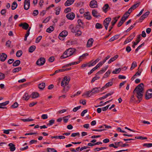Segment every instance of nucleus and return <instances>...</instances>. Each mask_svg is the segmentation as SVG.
<instances>
[{"mask_svg":"<svg viewBox=\"0 0 152 152\" xmlns=\"http://www.w3.org/2000/svg\"><path fill=\"white\" fill-rule=\"evenodd\" d=\"M144 86L143 83H140L135 88L133 91V94L136 93V96L138 100L137 103H139L142 100L143 96Z\"/></svg>","mask_w":152,"mask_h":152,"instance_id":"obj_1","label":"nucleus"},{"mask_svg":"<svg viewBox=\"0 0 152 152\" xmlns=\"http://www.w3.org/2000/svg\"><path fill=\"white\" fill-rule=\"evenodd\" d=\"M70 80L69 77L65 76L63 80L61 81V85L62 86H64V85L66 86L68 84Z\"/></svg>","mask_w":152,"mask_h":152,"instance_id":"obj_2","label":"nucleus"},{"mask_svg":"<svg viewBox=\"0 0 152 152\" xmlns=\"http://www.w3.org/2000/svg\"><path fill=\"white\" fill-rule=\"evenodd\" d=\"M111 20V18L110 17H108L106 18L103 21V24L106 30H107L108 27Z\"/></svg>","mask_w":152,"mask_h":152,"instance_id":"obj_3","label":"nucleus"},{"mask_svg":"<svg viewBox=\"0 0 152 152\" xmlns=\"http://www.w3.org/2000/svg\"><path fill=\"white\" fill-rule=\"evenodd\" d=\"M75 49L74 48H70L66 50L64 52V54H67L69 57L73 55L75 52Z\"/></svg>","mask_w":152,"mask_h":152,"instance_id":"obj_4","label":"nucleus"},{"mask_svg":"<svg viewBox=\"0 0 152 152\" xmlns=\"http://www.w3.org/2000/svg\"><path fill=\"white\" fill-rule=\"evenodd\" d=\"M45 62V59L43 57H41L37 60L36 64L37 65L41 66L43 65Z\"/></svg>","mask_w":152,"mask_h":152,"instance_id":"obj_5","label":"nucleus"},{"mask_svg":"<svg viewBox=\"0 0 152 152\" xmlns=\"http://www.w3.org/2000/svg\"><path fill=\"white\" fill-rule=\"evenodd\" d=\"M152 97V89L148 90L146 93L145 95V99H149Z\"/></svg>","mask_w":152,"mask_h":152,"instance_id":"obj_6","label":"nucleus"},{"mask_svg":"<svg viewBox=\"0 0 152 152\" xmlns=\"http://www.w3.org/2000/svg\"><path fill=\"white\" fill-rule=\"evenodd\" d=\"M129 16V15H128V16H123L121 18V20L118 23L117 26L119 27H120L123 24L124 22L128 18Z\"/></svg>","mask_w":152,"mask_h":152,"instance_id":"obj_7","label":"nucleus"},{"mask_svg":"<svg viewBox=\"0 0 152 152\" xmlns=\"http://www.w3.org/2000/svg\"><path fill=\"white\" fill-rule=\"evenodd\" d=\"M68 35V32L65 31H63L59 35V38L61 40H63V37H66Z\"/></svg>","mask_w":152,"mask_h":152,"instance_id":"obj_8","label":"nucleus"},{"mask_svg":"<svg viewBox=\"0 0 152 152\" xmlns=\"http://www.w3.org/2000/svg\"><path fill=\"white\" fill-rule=\"evenodd\" d=\"M91 96L94 94L99 93L100 91H101V88L100 87H95L93 88L91 90Z\"/></svg>","mask_w":152,"mask_h":152,"instance_id":"obj_9","label":"nucleus"},{"mask_svg":"<svg viewBox=\"0 0 152 152\" xmlns=\"http://www.w3.org/2000/svg\"><path fill=\"white\" fill-rule=\"evenodd\" d=\"M89 5L90 7L92 8H96L98 7L97 2L95 0H92L91 1Z\"/></svg>","mask_w":152,"mask_h":152,"instance_id":"obj_10","label":"nucleus"},{"mask_svg":"<svg viewBox=\"0 0 152 152\" xmlns=\"http://www.w3.org/2000/svg\"><path fill=\"white\" fill-rule=\"evenodd\" d=\"M113 79L112 78L111 80V81L108 82L107 83L105 86H103L101 88V91H103L104 89L110 86H112L113 84V82H112L113 80Z\"/></svg>","mask_w":152,"mask_h":152,"instance_id":"obj_11","label":"nucleus"},{"mask_svg":"<svg viewBox=\"0 0 152 152\" xmlns=\"http://www.w3.org/2000/svg\"><path fill=\"white\" fill-rule=\"evenodd\" d=\"M75 14L73 12L67 14L66 15V17L67 19L71 20H73L75 17Z\"/></svg>","mask_w":152,"mask_h":152,"instance_id":"obj_12","label":"nucleus"},{"mask_svg":"<svg viewBox=\"0 0 152 152\" xmlns=\"http://www.w3.org/2000/svg\"><path fill=\"white\" fill-rule=\"evenodd\" d=\"M150 14V12L148 11L144 13L142 15L140 18L139 19L140 22H141L142 20H144L145 18H147Z\"/></svg>","mask_w":152,"mask_h":152,"instance_id":"obj_13","label":"nucleus"},{"mask_svg":"<svg viewBox=\"0 0 152 152\" xmlns=\"http://www.w3.org/2000/svg\"><path fill=\"white\" fill-rule=\"evenodd\" d=\"M19 26L25 30H27L28 28V24L26 23H21L19 25Z\"/></svg>","mask_w":152,"mask_h":152,"instance_id":"obj_14","label":"nucleus"},{"mask_svg":"<svg viewBox=\"0 0 152 152\" xmlns=\"http://www.w3.org/2000/svg\"><path fill=\"white\" fill-rule=\"evenodd\" d=\"M77 23L78 24V25H77L76 26V27L77 28H84V23L82 21V20L80 19L78 20H77Z\"/></svg>","mask_w":152,"mask_h":152,"instance_id":"obj_15","label":"nucleus"},{"mask_svg":"<svg viewBox=\"0 0 152 152\" xmlns=\"http://www.w3.org/2000/svg\"><path fill=\"white\" fill-rule=\"evenodd\" d=\"M7 57V55L5 53H2L1 54L0 53V60L4 62L5 61Z\"/></svg>","mask_w":152,"mask_h":152,"instance_id":"obj_16","label":"nucleus"},{"mask_svg":"<svg viewBox=\"0 0 152 152\" xmlns=\"http://www.w3.org/2000/svg\"><path fill=\"white\" fill-rule=\"evenodd\" d=\"M92 15L96 18H98L99 17H100L101 15H100L99 13H98L97 11L94 9L92 10Z\"/></svg>","mask_w":152,"mask_h":152,"instance_id":"obj_17","label":"nucleus"},{"mask_svg":"<svg viewBox=\"0 0 152 152\" xmlns=\"http://www.w3.org/2000/svg\"><path fill=\"white\" fill-rule=\"evenodd\" d=\"M39 96V94L37 92H33L29 96V98L31 97L32 99L37 98Z\"/></svg>","mask_w":152,"mask_h":152,"instance_id":"obj_18","label":"nucleus"},{"mask_svg":"<svg viewBox=\"0 0 152 152\" xmlns=\"http://www.w3.org/2000/svg\"><path fill=\"white\" fill-rule=\"evenodd\" d=\"M94 40L92 38L89 39L87 43V47L88 48L91 47L93 43Z\"/></svg>","mask_w":152,"mask_h":152,"instance_id":"obj_19","label":"nucleus"},{"mask_svg":"<svg viewBox=\"0 0 152 152\" xmlns=\"http://www.w3.org/2000/svg\"><path fill=\"white\" fill-rule=\"evenodd\" d=\"M141 37L140 34L138 35L137 37V39L136 40V42H132L133 43V45H132V47L133 48H135V46L137 45L139 42H140V38Z\"/></svg>","mask_w":152,"mask_h":152,"instance_id":"obj_20","label":"nucleus"},{"mask_svg":"<svg viewBox=\"0 0 152 152\" xmlns=\"http://www.w3.org/2000/svg\"><path fill=\"white\" fill-rule=\"evenodd\" d=\"M69 28L71 29V32L74 33H76V31L79 30L77 29L79 28H77L76 26L75 27H73L72 25H71L69 26Z\"/></svg>","mask_w":152,"mask_h":152,"instance_id":"obj_21","label":"nucleus"},{"mask_svg":"<svg viewBox=\"0 0 152 152\" xmlns=\"http://www.w3.org/2000/svg\"><path fill=\"white\" fill-rule=\"evenodd\" d=\"M75 0H67L65 3L66 6H69L72 4L74 2Z\"/></svg>","mask_w":152,"mask_h":152,"instance_id":"obj_22","label":"nucleus"},{"mask_svg":"<svg viewBox=\"0 0 152 152\" xmlns=\"http://www.w3.org/2000/svg\"><path fill=\"white\" fill-rule=\"evenodd\" d=\"M8 146H9L10 150L11 151H14L15 149V145L12 143H10L8 144Z\"/></svg>","mask_w":152,"mask_h":152,"instance_id":"obj_23","label":"nucleus"},{"mask_svg":"<svg viewBox=\"0 0 152 152\" xmlns=\"http://www.w3.org/2000/svg\"><path fill=\"white\" fill-rule=\"evenodd\" d=\"M24 8L26 10L28 9V0H25Z\"/></svg>","mask_w":152,"mask_h":152,"instance_id":"obj_24","label":"nucleus"},{"mask_svg":"<svg viewBox=\"0 0 152 152\" xmlns=\"http://www.w3.org/2000/svg\"><path fill=\"white\" fill-rule=\"evenodd\" d=\"M118 57V56L117 55H115L113 57L111 58L110 60L108 61V64H110L111 62H113Z\"/></svg>","mask_w":152,"mask_h":152,"instance_id":"obj_25","label":"nucleus"},{"mask_svg":"<svg viewBox=\"0 0 152 152\" xmlns=\"http://www.w3.org/2000/svg\"><path fill=\"white\" fill-rule=\"evenodd\" d=\"M45 83H39L38 85V88L40 90H43L45 87Z\"/></svg>","mask_w":152,"mask_h":152,"instance_id":"obj_26","label":"nucleus"},{"mask_svg":"<svg viewBox=\"0 0 152 152\" xmlns=\"http://www.w3.org/2000/svg\"><path fill=\"white\" fill-rule=\"evenodd\" d=\"M64 88L62 90V92L64 93H65L68 91L70 88L69 86H64Z\"/></svg>","mask_w":152,"mask_h":152,"instance_id":"obj_27","label":"nucleus"},{"mask_svg":"<svg viewBox=\"0 0 152 152\" xmlns=\"http://www.w3.org/2000/svg\"><path fill=\"white\" fill-rule=\"evenodd\" d=\"M109 7V6L108 4H106L103 7L102 9L103 12L105 13H106L107 11V9Z\"/></svg>","mask_w":152,"mask_h":152,"instance_id":"obj_28","label":"nucleus"},{"mask_svg":"<svg viewBox=\"0 0 152 152\" xmlns=\"http://www.w3.org/2000/svg\"><path fill=\"white\" fill-rule=\"evenodd\" d=\"M20 63V61L19 60H17L13 63L12 66H18Z\"/></svg>","mask_w":152,"mask_h":152,"instance_id":"obj_29","label":"nucleus"},{"mask_svg":"<svg viewBox=\"0 0 152 152\" xmlns=\"http://www.w3.org/2000/svg\"><path fill=\"white\" fill-rule=\"evenodd\" d=\"M137 66V63L135 61H133L131 64V66L130 68L131 70H132Z\"/></svg>","mask_w":152,"mask_h":152,"instance_id":"obj_30","label":"nucleus"},{"mask_svg":"<svg viewBox=\"0 0 152 152\" xmlns=\"http://www.w3.org/2000/svg\"><path fill=\"white\" fill-rule=\"evenodd\" d=\"M36 48V47L35 45H32L29 48V52L32 53L35 50Z\"/></svg>","mask_w":152,"mask_h":152,"instance_id":"obj_31","label":"nucleus"},{"mask_svg":"<svg viewBox=\"0 0 152 152\" xmlns=\"http://www.w3.org/2000/svg\"><path fill=\"white\" fill-rule=\"evenodd\" d=\"M116 23V21H115L114 20H113L112 21V22H111L112 25H111V26H110L109 27V32H110L111 31L112 29L113 26L115 25V24Z\"/></svg>","mask_w":152,"mask_h":152,"instance_id":"obj_32","label":"nucleus"},{"mask_svg":"<svg viewBox=\"0 0 152 152\" xmlns=\"http://www.w3.org/2000/svg\"><path fill=\"white\" fill-rule=\"evenodd\" d=\"M103 27L102 26V24L97 23H96L95 25V28L97 29H100L102 28Z\"/></svg>","mask_w":152,"mask_h":152,"instance_id":"obj_33","label":"nucleus"},{"mask_svg":"<svg viewBox=\"0 0 152 152\" xmlns=\"http://www.w3.org/2000/svg\"><path fill=\"white\" fill-rule=\"evenodd\" d=\"M23 100L27 101L28 99V93H25L23 97Z\"/></svg>","mask_w":152,"mask_h":152,"instance_id":"obj_34","label":"nucleus"},{"mask_svg":"<svg viewBox=\"0 0 152 152\" xmlns=\"http://www.w3.org/2000/svg\"><path fill=\"white\" fill-rule=\"evenodd\" d=\"M121 69L120 68H119L118 69H115L114 70H113L112 73L114 74H118L121 71Z\"/></svg>","mask_w":152,"mask_h":152,"instance_id":"obj_35","label":"nucleus"},{"mask_svg":"<svg viewBox=\"0 0 152 152\" xmlns=\"http://www.w3.org/2000/svg\"><path fill=\"white\" fill-rule=\"evenodd\" d=\"M140 3L139 2L133 5L130 8L132 10H133L136 9L137 7H138L140 5Z\"/></svg>","mask_w":152,"mask_h":152,"instance_id":"obj_36","label":"nucleus"},{"mask_svg":"<svg viewBox=\"0 0 152 152\" xmlns=\"http://www.w3.org/2000/svg\"><path fill=\"white\" fill-rule=\"evenodd\" d=\"M54 30V28L53 26H50L46 30V31L49 33H51Z\"/></svg>","mask_w":152,"mask_h":152,"instance_id":"obj_37","label":"nucleus"},{"mask_svg":"<svg viewBox=\"0 0 152 152\" xmlns=\"http://www.w3.org/2000/svg\"><path fill=\"white\" fill-rule=\"evenodd\" d=\"M18 4L16 2H14L12 5V10H15L17 7Z\"/></svg>","mask_w":152,"mask_h":152,"instance_id":"obj_38","label":"nucleus"},{"mask_svg":"<svg viewBox=\"0 0 152 152\" xmlns=\"http://www.w3.org/2000/svg\"><path fill=\"white\" fill-rule=\"evenodd\" d=\"M21 69V67H18L12 70V72L13 73H15L18 72Z\"/></svg>","mask_w":152,"mask_h":152,"instance_id":"obj_39","label":"nucleus"},{"mask_svg":"<svg viewBox=\"0 0 152 152\" xmlns=\"http://www.w3.org/2000/svg\"><path fill=\"white\" fill-rule=\"evenodd\" d=\"M56 12L55 13L56 15H58L59 14L60 11L61 10V7H60L58 6V7L56 8Z\"/></svg>","mask_w":152,"mask_h":152,"instance_id":"obj_40","label":"nucleus"},{"mask_svg":"<svg viewBox=\"0 0 152 152\" xmlns=\"http://www.w3.org/2000/svg\"><path fill=\"white\" fill-rule=\"evenodd\" d=\"M23 53L21 50L18 51L16 53V56L17 57H19L21 56Z\"/></svg>","mask_w":152,"mask_h":152,"instance_id":"obj_41","label":"nucleus"},{"mask_svg":"<svg viewBox=\"0 0 152 152\" xmlns=\"http://www.w3.org/2000/svg\"><path fill=\"white\" fill-rule=\"evenodd\" d=\"M68 117L70 118V115H67V116L64 117L63 118V120L64 121V122L65 123H66L68 122L69 119L67 118H68Z\"/></svg>","mask_w":152,"mask_h":152,"instance_id":"obj_42","label":"nucleus"},{"mask_svg":"<svg viewBox=\"0 0 152 152\" xmlns=\"http://www.w3.org/2000/svg\"><path fill=\"white\" fill-rule=\"evenodd\" d=\"M47 151L48 152H57L56 150L53 148H48L47 149Z\"/></svg>","mask_w":152,"mask_h":152,"instance_id":"obj_43","label":"nucleus"},{"mask_svg":"<svg viewBox=\"0 0 152 152\" xmlns=\"http://www.w3.org/2000/svg\"><path fill=\"white\" fill-rule=\"evenodd\" d=\"M134 34H135L134 33H133V37H132L131 38H129V37H128L126 39V40L127 41V42H128V43L131 42L132 40V39L134 38V37H135Z\"/></svg>","mask_w":152,"mask_h":152,"instance_id":"obj_44","label":"nucleus"},{"mask_svg":"<svg viewBox=\"0 0 152 152\" xmlns=\"http://www.w3.org/2000/svg\"><path fill=\"white\" fill-rule=\"evenodd\" d=\"M136 24V23H135L133 25H132L127 30H126L125 32H127L131 30L134 26Z\"/></svg>","mask_w":152,"mask_h":152,"instance_id":"obj_45","label":"nucleus"},{"mask_svg":"<svg viewBox=\"0 0 152 152\" xmlns=\"http://www.w3.org/2000/svg\"><path fill=\"white\" fill-rule=\"evenodd\" d=\"M107 148L106 147H102L99 148H96L95 149L94 151L96 150L97 151H99L100 150H102L103 149H106Z\"/></svg>","mask_w":152,"mask_h":152,"instance_id":"obj_46","label":"nucleus"},{"mask_svg":"<svg viewBox=\"0 0 152 152\" xmlns=\"http://www.w3.org/2000/svg\"><path fill=\"white\" fill-rule=\"evenodd\" d=\"M55 122V120L52 119L49 121V123L47 124V125L48 126H51Z\"/></svg>","mask_w":152,"mask_h":152,"instance_id":"obj_47","label":"nucleus"},{"mask_svg":"<svg viewBox=\"0 0 152 152\" xmlns=\"http://www.w3.org/2000/svg\"><path fill=\"white\" fill-rule=\"evenodd\" d=\"M111 70H108L104 74V77H108L110 74V73L111 72Z\"/></svg>","mask_w":152,"mask_h":152,"instance_id":"obj_48","label":"nucleus"},{"mask_svg":"<svg viewBox=\"0 0 152 152\" xmlns=\"http://www.w3.org/2000/svg\"><path fill=\"white\" fill-rule=\"evenodd\" d=\"M42 38V36H39L36 39L35 42L36 43H39L41 39Z\"/></svg>","mask_w":152,"mask_h":152,"instance_id":"obj_49","label":"nucleus"},{"mask_svg":"<svg viewBox=\"0 0 152 152\" xmlns=\"http://www.w3.org/2000/svg\"><path fill=\"white\" fill-rule=\"evenodd\" d=\"M99 78H100L99 77H97V75H96V76H95V77H94L92 78V79L91 81V83H93L96 80L99 79Z\"/></svg>","mask_w":152,"mask_h":152,"instance_id":"obj_50","label":"nucleus"},{"mask_svg":"<svg viewBox=\"0 0 152 152\" xmlns=\"http://www.w3.org/2000/svg\"><path fill=\"white\" fill-rule=\"evenodd\" d=\"M18 104L17 102H15L11 106V107L13 108H15L18 107Z\"/></svg>","mask_w":152,"mask_h":152,"instance_id":"obj_51","label":"nucleus"},{"mask_svg":"<svg viewBox=\"0 0 152 152\" xmlns=\"http://www.w3.org/2000/svg\"><path fill=\"white\" fill-rule=\"evenodd\" d=\"M9 103V101H6L5 102L0 103V105L1 106H5L8 104Z\"/></svg>","mask_w":152,"mask_h":152,"instance_id":"obj_52","label":"nucleus"},{"mask_svg":"<svg viewBox=\"0 0 152 152\" xmlns=\"http://www.w3.org/2000/svg\"><path fill=\"white\" fill-rule=\"evenodd\" d=\"M80 135V134L79 132L74 133L72 134L71 136L72 137H75L77 136H79Z\"/></svg>","mask_w":152,"mask_h":152,"instance_id":"obj_53","label":"nucleus"},{"mask_svg":"<svg viewBox=\"0 0 152 152\" xmlns=\"http://www.w3.org/2000/svg\"><path fill=\"white\" fill-rule=\"evenodd\" d=\"M135 139L141 140H145L147 139V137H143L141 136L140 137H135Z\"/></svg>","mask_w":152,"mask_h":152,"instance_id":"obj_54","label":"nucleus"},{"mask_svg":"<svg viewBox=\"0 0 152 152\" xmlns=\"http://www.w3.org/2000/svg\"><path fill=\"white\" fill-rule=\"evenodd\" d=\"M51 18V17L50 16H49L46 18L43 21V23H46L48 22L50 20V18Z\"/></svg>","mask_w":152,"mask_h":152,"instance_id":"obj_55","label":"nucleus"},{"mask_svg":"<svg viewBox=\"0 0 152 152\" xmlns=\"http://www.w3.org/2000/svg\"><path fill=\"white\" fill-rule=\"evenodd\" d=\"M89 65H88V67H90L91 66H94L95 64V63H94V61L93 62V61H91L89 62Z\"/></svg>","mask_w":152,"mask_h":152,"instance_id":"obj_56","label":"nucleus"},{"mask_svg":"<svg viewBox=\"0 0 152 152\" xmlns=\"http://www.w3.org/2000/svg\"><path fill=\"white\" fill-rule=\"evenodd\" d=\"M55 60L54 57L53 56L50 57L48 59L49 61L50 62H53Z\"/></svg>","mask_w":152,"mask_h":152,"instance_id":"obj_57","label":"nucleus"},{"mask_svg":"<svg viewBox=\"0 0 152 152\" xmlns=\"http://www.w3.org/2000/svg\"><path fill=\"white\" fill-rule=\"evenodd\" d=\"M91 93V91H88L86 92L85 94H84L83 95V96L84 95H86L87 96V97H90V96H91V95L89 96V94Z\"/></svg>","mask_w":152,"mask_h":152,"instance_id":"obj_58","label":"nucleus"},{"mask_svg":"<svg viewBox=\"0 0 152 152\" xmlns=\"http://www.w3.org/2000/svg\"><path fill=\"white\" fill-rule=\"evenodd\" d=\"M76 33L75 34V36H80L82 34V32L81 31H79V30H78L77 31H76Z\"/></svg>","mask_w":152,"mask_h":152,"instance_id":"obj_59","label":"nucleus"},{"mask_svg":"<svg viewBox=\"0 0 152 152\" xmlns=\"http://www.w3.org/2000/svg\"><path fill=\"white\" fill-rule=\"evenodd\" d=\"M71 10V9L70 7H67L65 9L64 12L66 13H67L69 12H70Z\"/></svg>","mask_w":152,"mask_h":152,"instance_id":"obj_60","label":"nucleus"},{"mask_svg":"<svg viewBox=\"0 0 152 152\" xmlns=\"http://www.w3.org/2000/svg\"><path fill=\"white\" fill-rule=\"evenodd\" d=\"M69 57L68 56L67 54H64V52L63 53V55L61 56V58H65Z\"/></svg>","mask_w":152,"mask_h":152,"instance_id":"obj_61","label":"nucleus"},{"mask_svg":"<svg viewBox=\"0 0 152 152\" xmlns=\"http://www.w3.org/2000/svg\"><path fill=\"white\" fill-rule=\"evenodd\" d=\"M5 77L4 74L0 72V80L3 79Z\"/></svg>","mask_w":152,"mask_h":152,"instance_id":"obj_62","label":"nucleus"},{"mask_svg":"<svg viewBox=\"0 0 152 152\" xmlns=\"http://www.w3.org/2000/svg\"><path fill=\"white\" fill-rule=\"evenodd\" d=\"M37 102H33L30 104H29V106L30 107H32L34 106L35 104H37Z\"/></svg>","mask_w":152,"mask_h":152,"instance_id":"obj_63","label":"nucleus"},{"mask_svg":"<svg viewBox=\"0 0 152 152\" xmlns=\"http://www.w3.org/2000/svg\"><path fill=\"white\" fill-rule=\"evenodd\" d=\"M126 50L128 53H129L132 50V49L130 46H127L126 48Z\"/></svg>","mask_w":152,"mask_h":152,"instance_id":"obj_64","label":"nucleus"}]
</instances>
